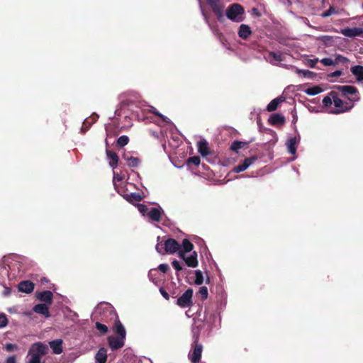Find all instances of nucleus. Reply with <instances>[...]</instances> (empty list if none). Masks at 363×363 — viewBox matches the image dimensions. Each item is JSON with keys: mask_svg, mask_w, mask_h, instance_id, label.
Returning a JSON list of instances; mask_svg holds the SVG:
<instances>
[{"mask_svg": "<svg viewBox=\"0 0 363 363\" xmlns=\"http://www.w3.org/2000/svg\"><path fill=\"white\" fill-rule=\"evenodd\" d=\"M23 258L16 255L4 257L0 261V277L10 280L16 279L23 272Z\"/></svg>", "mask_w": 363, "mask_h": 363, "instance_id": "nucleus-1", "label": "nucleus"}, {"mask_svg": "<svg viewBox=\"0 0 363 363\" xmlns=\"http://www.w3.org/2000/svg\"><path fill=\"white\" fill-rule=\"evenodd\" d=\"M359 100V98L355 96L352 99L347 98V101H344L337 96L335 91H331L323 98V104L324 107L328 108L333 104L335 108L329 111V113L339 114L351 110L354 106V102Z\"/></svg>", "mask_w": 363, "mask_h": 363, "instance_id": "nucleus-2", "label": "nucleus"}, {"mask_svg": "<svg viewBox=\"0 0 363 363\" xmlns=\"http://www.w3.org/2000/svg\"><path fill=\"white\" fill-rule=\"evenodd\" d=\"M114 330L115 332L118 334V336H109L108 337V346L113 351L117 350L124 346L126 337L125 329L119 320L115 322Z\"/></svg>", "mask_w": 363, "mask_h": 363, "instance_id": "nucleus-3", "label": "nucleus"}, {"mask_svg": "<svg viewBox=\"0 0 363 363\" xmlns=\"http://www.w3.org/2000/svg\"><path fill=\"white\" fill-rule=\"evenodd\" d=\"M48 352V345L42 342H34L28 350V356H29V359L26 363H43L42 362V357L47 354Z\"/></svg>", "mask_w": 363, "mask_h": 363, "instance_id": "nucleus-4", "label": "nucleus"}, {"mask_svg": "<svg viewBox=\"0 0 363 363\" xmlns=\"http://www.w3.org/2000/svg\"><path fill=\"white\" fill-rule=\"evenodd\" d=\"M244 8L239 4H231L226 10L227 18L236 23H240L244 20Z\"/></svg>", "mask_w": 363, "mask_h": 363, "instance_id": "nucleus-5", "label": "nucleus"}, {"mask_svg": "<svg viewBox=\"0 0 363 363\" xmlns=\"http://www.w3.org/2000/svg\"><path fill=\"white\" fill-rule=\"evenodd\" d=\"M193 290L188 289L184 294L177 298V304L183 308H191L193 306Z\"/></svg>", "mask_w": 363, "mask_h": 363, "instance_id": "nucleus-6", "label": "nucleus"}, {"mask_svg": "<svg viewBox=\"0 0 363 363\" xmlns=\"http://www.w3.org/2000/svg\"><path fill=\"white\" fill-rule=\"evenodd\" d=\"M179 257L184 260L186 265L189 267L195 268L199 264L197 253L195 251L189 253L179 252Z\"/></svg>", "mask_w": 363, "mask_h": 363, "instance_id": "nucleus-7", "label": "nucleus"}, {"mask_svg": "<svg viewBox=\"0 0 363 363\" xmlns=\"http://www.w3.org/2000/svg\"><path fill=\"white\" fill-rule=\"evenodd\" d=\"M193 350L189 352V358L191 359L192 363H199L201 360V353L203 347L201 344L198 343L197 338L194 340V345H192Z\"/></svg>", "mask_w": 363, "mask_h": 363, "instance_id": "nucleus-8", "label": "nucleus"}, {"mask_svg": "<svg viewBox=\"0 0 363 363\" xmlns=\"http://www.w3.org/2000/svg\"><path fill=\"white\" fill-rule=\"evenodd\" d=\"M112 307L106 303L99 304L92 312L91 316L94 319H98L101 315H106V313H112Z\"/></svg>", "mask_w": 363, "mask_h": 363, "instance_id": "nucleus-9", "label": "nucleus"}, {"mask_svg": "<svg viewBox=\"0 0 363 363\" xmlns=\"http://www.w3.org/2000/svg\"><path fill=\"white\" fill-rule=\"evenodd\" d=\"M164 214V211L160 206L158 207H150L147 215L146 216L148 218L149 221L150 222H159L162 215Z\"/></svg>", "mask_w": 363, "mask_h": 363, "instance_id": "nucleus-10", "label": "nucleus"}, {"mask_svg": "<svg viewBox=\"0 0 363 363\" xmlns=\"http://www.w3.org/2000/svg\"><path fill=\"white\" fill-rule=\"evenodd\" d=\"M164 252L169 254H174L178 252L179 250V244L172 238L167 239L164 243Z\"/></svg>", "mask_w": 363, "mask_h": 363, "instance_id": "nucleus-11", "label": "nucleus"}, {"mask_svg": "<svg viewBox=\"0 0 363 363\" xmlns=\"http://www.w3.org/2000/svg\"><path fill=\"white\" fill-rule=\"evenodd\" d=\"M340 33L348 38H354L363 35L362 28H345L340 30Z\"/></svg>", "mask_w": 363, "mask_h": 363, "instance_id": "nucleus-12", "label": "nucleus"}, {"mask_svg": "<svg viewBox=\"0 0 363 363\" xmlns=\"http://www.w3.org/2000/svg\"><path fill=\"white\" fill-rule=\"evenodd\" d=\"M36 298L43 303L50 305L52 303L53 294L48 290L38 292L36 294Z\"/></svg>", "mask_w": 363, "mask_h": 363, "instance_id": "nucleus-13", "label": "nucleus"}, {"mask_svg": "<svg viewBox=\"0 0 363 363\" xmlns=\"http://www.w3.org/2000/svg\"><path fill=\"white\" fill-rule=\"evenodd\" d=\"M265 59L271 65L277 66L283 60L282 53L270 51Z\"/></svg>", "mask_w": 363, "mask_h": 363, "instance_id": "nucleus-14", "label": "nucleus"}, {"mask_svg": "<svg viewBox=\"0 0 363 363\" xmlns=\"http://www.w3.org/2000/svg\"><path fill=\"white\" fill-rule=\"evenodd\" d=\"M300 141V138L297 137L290 138L287 140L286 143V148L288 152L292 155H295L297 150V145Z\"/></svg>", "mask_w": 363, "mask_h": 363, "instance_id": "nucleus-15", "label": "nucleus"}, {"mask_svg": "<svg viewBox=\"0 0 363 363\" xmlns=\"http://www.w3.org/2000/svg\"><path fill=\"white\" fill-rule=\"evenodd\" d=\"M63 340L62 339H55L49 342V345L52 352L55 354H60L63 352Z\"/></svg>", "mask_w": 363, "mask_h": 363, "instance_id": "nucleus-16", "label": "nucleus"}, {"mask_svg": "<svg viewBox=\"0 0 363 363\" xmlns=\"http://www.w3.org/2000/svg\"><path fill=\"white\" fill-rule=\"evenodd\" d=\"M335 89L342 92V94L345 96L348 95H356L357 93V89L353 86L350 85H343V86H335Z\"/></svg>", "mask_w": 363, "mask_h": 363, "instance_id": "nucleus-17", "label": "nucleus"}, {"mask_svg": "<svg viewBox=\"0 0 363 363\" xmlns=\"http://www.w3.org/2000/svg\"><path fill=\"white\" fill-rule=\"evenodd\" d=\"M18 289L21 292L30 294L34 290V284L28 280L21 281L18 285Z\"/></svg>", "mask_w": 363, "mask_h": 363, "instance_id": "nucleus-18", "label": "nucleus"}, {"mask_svg": "<svg viewBox=\"0 0 363 363\" xmlns=\"http://www.w3.org/2000/svg\"><path fill=\"white\" fill-rule=\"evenodd\" d=\"M48 304L45 303H39L35 305L33 311L38 314L43 315L45 318H49L50 314L49 312V308Z\"/></svg>", "mask_w": 363, "mask_h": 363, "instance_id": "nucleus-19", "label": "nucleus"}, {"mask_svg": "<svg viewBox=\"0 0 363 363\" xmlns=\"http://www.w3.org/2000/svg\"><path fill=\"white\" fill-rule=\"evenodd\" d=\"M198 152L203 156L206 157L210 154L208 143L206 140L202 138L197 143Z\"/></svg>", "mask_w": 363, "mask_h": 363, "instance_id": "nucleus-20", "label": "nucleus"}, {"mask_svg": "<svg viewBox=\"0 0 363 363\" xmlns=\"http://www.w3.org/2000/svg\"><path fill=\"white\" fill-rule=\"evenodd\" d=\"M106 152L107 155V159L108 160V164L110 167L113 169V170H114L118 166V157L117 154L114 152L106 150Z\"/></svg>", "mask_w": 363, "mask_h": 363, "instance_id": "nucleus-21", "label": "nucleus"}, {"mask_svg": "<svg viewBox=\"0 0 363 363\" xmlns=\"http://www.w3.org/2000/svg\"><path fill=\"white\" fill-rule=\"evenodd\" d=\"M252 34L250 27L247 24H241L238 29V35L243 40L247 39Z\"/></svg>", "mask_w": 363, "mask_h": 363, "instance_id": "nucleus-22", "label": "nucleus"}, {"mask_svg": "<svg viewBox=\"0 0 363 363\" xmlns=\"http://www.w3.org/2000/svg\"><path fill=\"white\" fill-rule=\"evenodd\" d=\"M95 363H106L107 360V350L104 347H101L96 353Z\"/></svg>", "mask_w": 363, "mask_h": 363, "instance_id": "nucleus-23", "label": "nucleus"}, {"mask_svg": "<svg viewBox=\"0 0 363 363\" xmlns=\"http://www.w3.org/2000/svg\"><path fill=\"white\" fill-rule=\"evenodd\" d=\"M350 72L355 77L358 82H363V66L354 65L350 68Z\"/></svg>", "mask_w": 363, "mask_h": 363, "instance_id": "nucleus-24", "label": "nucleus"}, {"mask_svg": "<svg viewBox=\"0 0 363 363\" xmlns=\"http://www.w3.org/2000/svg\"><path fill=\"white\" fill-rule=\"evenodd\" d=\"M296 73L301 77L307 79H313L316 77V74L308 69H301L297 67H294Z\"/></svg>", "mask_w": 363, "mask_h": 363, "instance_id": "nucleus-25", "label": "nucleus"}, {"mask_svg": "<svg viewBox=\"0 0 363 363\" xmlns=\"http://www.w3.org/2000/svg\"><path fill=\"white\" fill-rule=\"evenodd\" d=\"M193 244L187 239H184L182 241V246L179 245V250H178V254L179 252L183 253H189L191 252H193Z\"/></svg>", "mask_w": 363, "mask_h": 363, "instance_id": "nucleus-26", "label": "nucleus"}, {"mask_svg": "<svg viewBox=\"0 0 363 363\" xmlns=\"http://www.w3.org/2000/svg\"><path fill=\"white\" fill-rule=\"evenodd\" d=\"M269 121L272 125L282 124L285 121V118L279 113H274L270 116Z\"/></svg>", "mask_w": 363, "mask_h": 363, "instance_id": "nucleus-27", "label": "nucleus"}, {"mask_svg": "<svg viewBox=\"0 0 363 363\" xmlns=\"http://www.w3.org/2000/svg\"><path fill=\"white\" fill-rule=\"evenodd\" d=\"M283 97H277L273 100H272L267 106V110L269 112L275 111L279 103L284 101Z\"/></svg>", "mask_w": 363, "mask_h": 363, "instance_id": "nucleus-28", "label": "nucleus"}, {"mask_svg": "<svg viewBox=\"0 0 363 363\" xmlns=\"http://www.w3.org/2000/svg\"><path fill=\"white\" fill-rule=\"evenodd\" d=\"M213 11L217 16L218 20L222 21L223 19V6L220 3L212 8Z\"/></svg>", "mask_w": 363, "mask_h": 363, "instance_id": "nucleus-29", "label": "nucleus"}, {"mask_svg": "<svg viewBox=\"0 0 363 363\" xmlns=\"http://www.w3.org/2000/svg\"><path fill=\"white\" fill-rule=\"evenodd\" d=\"M123 157L127 161V164L129 167H136L140 164V160L137 157H128L126 155H123Z\"/></svg>", "mask_w": 363, "mask_h": 363, "instance_id": "nucleus-30", "label": "nucleus"}, {"mask_svg": "<svg viewBox=\"0 0 363 363\" xmlns=\"http://www.w3.org/2000/svg\"><path fill=\"white\" fill-rule=\"evenodd\" d=\"M323 91V89L321 87L318 86H315L313 87H310L306 89L304 91V93H306L308 96H315Z\"/></svg>", "mask_w": 363, "mask_h": 363, "instance_id": "nucleus-31", "label": "nucleus"}, {"mask_svg": "<svg viewBox=\"0 0 363 363\" xmlns=\"http://www.w3.org/2000/svg\"><path fill=\"white\" fill-rule=\"evenodd\" d=\"M125 199L130 203L138 202L142 199V197L140 194L137 193H130L129 194H126L125 196Z\"/></svg>", "mask_w": 363, "mask_h": 363, "instance_id": "nucleus-32", "label": "nucleus"}, {"mask_svg": "<svg viewBox=\"0 0 363 363\" xmlns=\"http://www.w3.org/2000/svg\"><path fill=\"white\" fill-rule=\"evenodd\" d=\"M203 282V276L201 270L195 271V280L194 283L197 285H201Z\"/></svg>", "mask_w": 363, "mask_h": 363, "instance_id": "nucleus-33", "label": "nucleus"}, {"mask_svg": "<svg viewBox=\"0 0 363 363\" xmlns=\"http://www.w3.org/2000/svg\"><path fill=\"white\" fill-rule=\"evenodd\" d=\"M150 111L154 115L157 116L161 119H162V121H164V122L170 123V121L165 116H164L163 114L160 113L155 107L151 106Z\"/></svg>", "mask_w": 363, "mask_h": 363, "instance_id": "nucleus-34", "label": "nucleus"}, {"mask_svg": "<svg viewBox=\"0 0 363 363\" xmlns=\"http://www.w3.org/2000/svg\"><path fill=\"white\" fill-rule=\"evenodd\" d=\"M129 142V138L127 135H121L117 140V145L120 147L126 145Z\"/></svg>", "mask_w": 363, "mask_h": 363, "instance_id": "nucleus-35", "label": "nucleus"}, {"mask_svg": "<svg viewBox=\"0 0 363 363\" xmlns=\"http://www.w3.org/2000/svg\"><path fill=\"white\" fill-rule=\"evenodd\" d=\"M244 145H245V143L235 140L232 143V145L230 146V150L233 151L238 152L240 149H241L244 146Z\"/></svg>", "mask_w": 363, "mask_h": 363, "instance_id": "nucleus-36", "label": "nucleus"}, {"mask_svg": "<svg viewBox=\"0 0 363 363\" xmlns=\"http://www.w3.org/2000/svg\"><path fill=\"white\" fill-rule=\"evenodd\" d=\"M257 160L256 156H252L248 158H246L242 164L245 166L246 169L250 167L254 162Z\"/></svg>", "mask_w": 363, "mask_h": 363, "instance_id": "nucleus-37", "label": "nucleus"}, {"mask_svg": "<svg viewBox=\"0 0 363 363\" xmlns=\"http://www.w3.org/2000/svg\"><path fill=\"white\" fill-rule=\"evenodd\" d=\"M150 208L146 205L138 204V210L143 216H146L147 215Z\"/></svg>", "mask_w": 363, "mask_h": 363, "instance_id": "nucleus-38", "label": "nucleus"}, {"mask_svg": "<svg viewBox=\"0 0 363 363\" xmlns=\"http://www.w3.org/2000/svg\"><path fill=\"white\" fill-rule=\"evenodd\" d=\"M320 62L324 65V66H333L335 65V62L330 57H325L320 60Z\"/></svg>", "mask_w": 363, "mask_h": 363, "instance_id": "nucleus-39", "label": "nucleus"}, {"mask_svg": "<svg viewBox=\"0 0 363 363\" xmlns=\"http://www.w3.org/2000/svg\"><path fill=\"white\" fill-rule=\"evenodd\" d=\"M318 39L326 45H329L333 42V38L330 35H321Z\"/></svg>", "mask_w": 363, "mask_h": 363, "instance_id": "nucleus-40", "label": "nucleus"}, {"mask_svg": "<svg viewBox=\"0 0 363 363\" xmlns=\"http://www.w3.org/2000/svg\"><path fill=\"white\" fill-rule=\"evenodd\" d=\"M91 125L92 123L89 121V118L84 119L83 122V126L81 128V131L82 133L86 132Z\"/></svg>", "mask_w": 363, "mask_h": 363, "instance_id": "nucleus-41", "label": "nucleus"}, {"mask_svg": "<svg viewBox=\"0 0 363 363\" xmlns=\"http://www.w3.org/2000/svg\"><path fill=\"white\" fill-rule=\"evenodd\" d=\"M96 328L102 334H105L108 331V327L106 325H104V324L100 323L99 322L96 323Z\"/></svg>", "mask_w": 363, "mask_h": 363, "instance_id": "nucleus-42", "label": "nucleus"}, {"mask_svg": "<svg viewBox=\"0 0 363 363\" xmlns=\"http://www.w3.org/2000/svg\"><path fill=\"white\" fill-rule=\"evenodd\" d=\"M7 324L8 319L6 318V315L3 313H0V328L6 327Z\"/></svg>", "mask_w": 363, "mask_h": 363, "instance_id": "nucleus-43", "label": "nucleus"}, {"mask_svg": "<svg viewBox=\"0 0 363 363\" xmlns=\"http://www.w3.org/2000/svg\"><path fill=\"white\" fill-rule=\"evenodd\" d=\"M201 160L199 156H194L191 157L187 160L188 164H194V165L197 166L200 164Z\"/></svg>", "mask_w": 363, "mask_h": 363, "instance_id": "nucleus-44", "label": "nucleus"}, {"mask_svg": "<svg viewBox=\"0 0 363 363\" xmlns=\"http://www.w3.org/2000/svg\"><path fill=\"white\" fill-rule=\"evenodd\" d=\"M199 293L203 299L207 298L208 292V289L206 286H201L199 289Z\"/></svg>", "mask_w": 363, "mask_h": 363, "instance_id": "nucleus-45", "label": "nucleus"}, {"mask_svg": "<svg viewBox=\"0 0 363 363\" xmlns=\"http://www.w3.org/2000/svg\"><path fill=\"white\" fill-rule=\"evenodd\" d=\"M172 265L177 272L183 269V267L181 265L180 262L176 259L172 261Z\"/></svg>", "mask_w": 363, "mask_h": 363, "instance_id": "nucleus-46", "label": "nucleus"}, {"mask_svg": "<svg viewBox=\"0 0 363 363\" xmlns=\"http://www.w3.org/2000/svg\"><path fill=\"white\" fill-rule=\"evenodd\" d=\"M160 237H157V243L155 246V249L157 252L160 254H164V247H163V245L159 242Z\"/></svg>", "mask_w": 363, "mask_h": 363, "instance_id": "nucleus-47", "label": "nucleus"}, {"mask_svg": "<svg viewBox=\"0 0 363 363\" xmlns=\"http://www.w3.org/2000/svg\"><path fill=\"white\" fill-rule=\"evenodd\" d=\"M123 179V177L118 173L113 171V183L116 186L117 182H121Z\"/></svg>", "mask_w": 363, "mask_h": 363, "instance_id": "nucleus-48", "label": "nucleus"}, {"mask_svg": "<svg viewBox=\"0 0 363 363\" xmlns=\"http://www.w3.org/2000/svg\"><path fill=\"white\" fill-rule=\"evenodd\" d=\"M334 13H335V9L333 7H330V9L323 12L321 16L323 18H326Z\"/></svg>", "mask_w": 363, "mask_h": 363, "instance_id": "nucleus-49", "label": "nucleus"}, {"mask_svg": "<svg viewBox=\"0 0 363 363\" xmlns=\"http://www.w3.org/2000/svg\"><path fill=\"white\" fill-rule=\"evenodd\" d=\"M246 169H246L245 166L243 165V164H239V165L235 167L233 169V172L235 173H240V172H244Z\"/></svg>", "mask_w": 363, "mask_h": 363, "instance_id": "nucleus-50", "label": "nucleus"}, {"mask_svg": "<svg viewBox=\"0 0 363 363\" xmlns=\"http://www.w3.org/2000/svg\"><path fill=\"white\" fill-rule=\"evenodd\" d=\"M348 61H349V60L347 57H345L341 55H337L336 56L335 60V62H342V63L347 62Z\"/></svg>", "mask_w": 363, "mask_h": 363, "instance_id": "nucleus-51", "label": "nucleus"}, {"mask_svg": "<svg viewBox=\"0 0 363 363\" xmlns=\"http://www.w3.org/2000/svg\"><path fill=\"white\" fill-rule=\"evenodd\" d=\"M342 74V72L341 70H336L333 72H331L328 74V78L330 77H338Z\"/></svg>", "mask_w": 363, "mask_h": 363, "instance_id": "nucleus-52", "label": "nucleus"}, {"mask_svg": "<svg viewBox=\"0 0 363 363\" xmlns=\"http://www.w3.org/2000/svg\"><path fill=\"white\" fill-rule=\"evenodd\" d=\"M5 348L8 352H11L13 350H15L18 348L16 345L11 344V343H7L5 345Z\"/></svg>", "mask_w": 363, "mask_h": 363, "instance_id": "nucleus-53", "label": "nucleus"}, {"mask_svg": "<svg viewBox=\"0 0 363 363\" xmlns=\"http://www.w3.org/2000/svg\"><path fill=\"white\" fill-rule=\"evenodd\" d=\"M158 269L163 273H166L169 269V265L167 264H160L158 266Z\"/></svg>", "mask_w": 363, "mask_h": 363, "instance_id": "nucleus-54", "label": "nucleus"}, {"mask_svg": "<svg viewBox=\"0 0 363 363\" xmlns=\"http://www.w3.org/2000/svg\"><path fill=\"white\" fill-rule=\"evenodd\" d=\"M133 103V101L130 100V99H122L121 101V106L123 107L128 106L130 104H132Z\"/></svg>", "mask_w": 363, "mask_h": 363, "instance_id": "nucleus-55", "label": "nucleus"}, {"mask_svg": "<svg viewBox=\"0 0 363 363\" xmlns=\"http://www.w3.org/2000/svg\"><path fill=\"white\" fill-rule=\"evenodd\" d=\"M319 61L318 58L311 59L308 61V65L311 67L313 68L315 67L316 63Z\"/></svg>", "mask_w": 363, "mask_h": 363, "instance_id": "nucleus-56", "label": "nucleus"}, {"mask_svg": "<svg viewBox=\"0 0 363 363\" xmlns=\"http://www.w3.org/2000/svg\"><path fill=\"white\" fill-rule=\"evenodd\" d=\"M207 3L212 9L213 7L218 4L220 2L219 0H207Z\"/></svg>", "mask_w": 363, "mask_h": 363, "instance_id": "nucleus-57", "label": "nucleus"}, {"mask_svg": "<svg viewBox=\"0 0 363 363\" xmlns=\"http://www.w3.org/2000/svg\"><path fill=\"white\" fill-rule=\"evenodd\" d=\"M6 363H16V359L15 356H9L6 360Z\"/></svg>", "mask_w": 363, "mask_h": 363, "instance_id": "nucleus-58", "label": "nucleus"}, {"mask_svg": "<svg viewBox=\"0 0 363 363\" xmlns=\"http://www.w3.org/2000/svg\"><path fill=\"white\" fill-rule=\"evenodd\" d=\"M99 118V116L96 113H93L89 118V121L92 123V124L96 121V120L98 119Z\"/></svg>", "mask_w": 363, "mask_h": 363, "instance_id": "nucleus-59", "label": "nucleus"}, {"mask_svg": "<svg viewBox=\"0 0 363 363\" xmlns=\"http://www.w3.org/2000/svg\"><path fill=\"white\" fill-rule=\"evenodd\" d=\"M200 7H201V14H202V16H203V18H204V21H206V23L207 24H209L208 19V18H207L206 15L205 14L204 11L203 10V9H202V6H201V4H200Z\"/></svg>", "mask_w": 363, "mask_h": 363, "instance_id": "nucleus-60", "label": "nucleus"}, {"mask_svg": "<svg viewBox=\"0 0 363 363\" xmlns=\"http://www.w3.org/2000/svg\"><path fill=\"white\" fill-rule=\"evenodd\" d=\"M160 291L161 293V294L162 295V296L165 298V299H169V294H167V292H166L164 289H160Z\"/></svg>", "mask_w": 363, "mask_h": 363, "instance_id": "nucleus-61", "label": "nucleus"}, {"mask_svg": "<svg viewBox=\"0 0 363 363\" xmlns=\"http://www.w3.org/2000/svg\"><path fill=\"white\" fill-rule=\"evenodd\" d=\"M11 294V289L10 288H5V290L3 293L4 296H7Z\"/></svg>", "mask_w": 363, "mask_h": 363, "instance_id": "nucleus-62", "label": "nucleus"}, {"mask_svg": "<svg viewBox=\"0 0 363 363\" xmlns=\"http://www.w3.org/2000/svg\"><path fill=\"white\" fill-rule=\"evenodd\" d=\"M252 13H253L254 14H255L256 16H260V14L259 13V12H258V11H257V9H255V8H254V9H252Z\"/></svg>", "mask_w": 363, "mask_h": 363, "instance_id": "nucleus-63", "label": "nucleus"}, {"mask_svg": "<svg viewBox=\"0 0 363 363\" xmlns=\"http://www.w3.org/2000/svg\"><path fill=\"white\" fill-rule=\"evenodd\" d=\"M148 277L150 278V280H152V278H153V276H152V271H150L148 274Z\"/></svg>", "mask_w": 363, "mask_h": 363, "instance_id": "nucleus-64", "label": "nucleus"}]
</instances>
